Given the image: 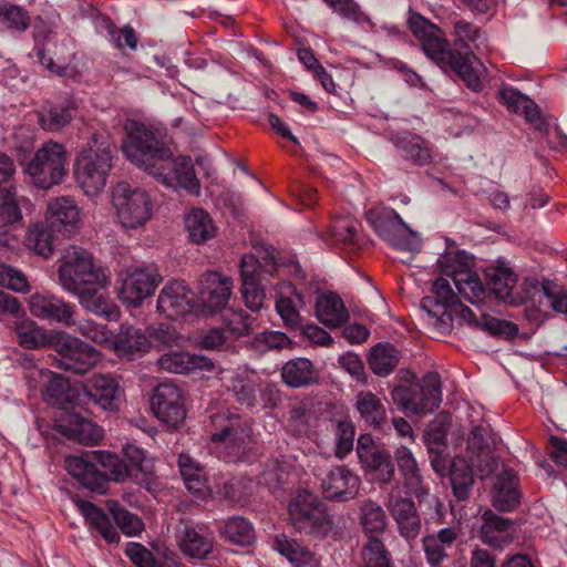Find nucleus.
Masks as SVG:
<instances>
[{"mask_svg":"<svg viewBox=\"0 0 567 567\" xmlns=\"http://www.w3.org/2000/svg\"><path fill=\"white\" fill-rule=\"evenodd\" d=\"M408 23L409 29L420 41L423 52L431 61L444 72H453L473 92L482 91V81L473 65L477 61L476 56L453 51L442 37L441 30L420 13L412 12Z\"/></svg>","mask_w":567,"mask_h":567,"instance_id":"obj_1","label":"nucleus"},{"mask_svg":"<svg viewBox=\"0 0 567 567\" xmlns=\"http://www.w3.org/2000/svg\"><path fill=\"white\" fill-rule=\"evenodd\" d=\"M126 140L122 145L124 155L152 177H167L161 171L164 162L171 159L172 151L163 130L134 120L125 124Z\"/></svg>","mask_w":567,"mask_h":567,"instance_id":"obj_2","label":"nucleus"},{"mask_svg":"<svg viewBox=\"0 0 567 567\" xmlns=\"http://www.w3.org/2000/svg\"><path fill=\"white\" fill-rule=\"evenodd\" d=\"M58 278L61 287L72 295L87 289H103L111 284L107 270L95 262L92 254L75 246L63 255Z\"/></svg>","mask_w":567,"mask_h":567,"instance_id":"obj_3","label":"nucleus"},{"mask_svg":"<svg viewBox=\"0 0 567 567\" xmlns=\"http://www.w3.org/2000/svg\"><path fill=\"white\" fill-rule=\"evenodd\" d=\"M289 519L300 533L324 539L334 534L336 526L328 508L308 491L298 493L288 505Z\"/></svg>","mask_w":567,"mask_h":567,"instance_id":"obj_4","label":"nucleus"},{"mask_svg":"<svg viewBox=\"0 0 567 567\" xmlns=\"http://www.w3.org/2000/svg\"><path fill=\"white\" fill-rule=\"evenodd\" d=\"M392 399L408 413H432L442 402L441 377L437 372H429L416 383L396 386L392 392Z\"/></svg>","mask_w":567,"mask_h":567,"instance_id":"obj_5","label":"nucleus"},{"mask_svg":"<svg viewBox=\"0 0 567 567\" xmlns=\"http://www.w3.org/2000/svg\"><path fill=\"white\" fill-rule=\"evenodd\" d=\"M18 163L29 177H64L68 173V156L64 146L58 142H45L33 154L29 146L16 147Z\"/></svg>","mask_w":567,"mask_h":567,"instance_id":"obj_6","label":"nucleus"},{"mask_svg":"<svg viewBox=\"0 0 567 567\" xmlns=\"http://www.w3.org/2000/svg\"><path fill=\"white\" fill-rule=\"evenodd\" d=\"M112 203L116 216L125 228L143 227L152 219L154 205L150 195L140 188H132L121 181L112 190Z\"/></svg>","mask_w":567,"mask_h":567,"instance_id":"obj_7","label":"nucleus"},{"mask_svg":"<svg viewBox=\"0 0 567 567\" xmlns=\"http://www.w3.org/2000/svg\"><path fill=\"white\" fill-rule=\"evenodd\" d=\"M440 264L443 275L453 280L458 296L471 303L483 300L485 288L478 275L473 270V257L464 251H456L446 255Z\"/></svg>","mask_w":567,"mask_h":567,"instance_id":"obj_8","label":"nucleus"},{"mask_svg":"<svg viewBox=\"0 0 567 567\" xmlns=\"http://www.w3.org/2000/svg\"><path fill=\"white\" fill-rule=\"evenodd\" d=\"M120 300L134 308L152 297L162 284L163 277L155 264L128 267L121 276Z\"/></svg>","mask_w":567,"mask_h":567,"instance_id":"obj_9","label":"nucleus"},{"mask_svg":"<svg viewBox=\"0 0 567 567\" xmlns=\"http://www.w3.org/2000/svg\"><path fill=\"white\" fill-rule=\"evenodd\" d=\"M125 461L116 454L99 453L101 466L109 471L115 482H125L131 478L136 483L147 482L153 475V464L145 456V452L134 444L123 447Z\"/></svg>","mask_w":567,"mask_h":567,"instance_id":"obj_10","label":"nucleus"},{"mask_svg":"<svg viewBox=\"0 0 567 567\" xmlns=\"http://www.w3.org/2000/svg\"><path fill=\"white\" fill-rule=\"evenodd\" d=\"M212 441L224 446L229 461L240 458L250 442L251 431L238 415L218 413L212 415Z\"/></svg>","mask_w":567,"mask_h":567,"instance_id":"obj_11","label":"nucleus"},{"mask_svg":"<svg viewBox=\"0 0 567 567\" xmlns=\"http://www.w3.org/2000/svg\"><path fill=\"white\" fill-rule=\"evenodd\" d=\"M51 346L61 357L60 367L76 374L86 373L101 360L95 348L66 332L53 334Z\"/></svg>","mask_w":567,"mask_h":567,"instance_id":"obj_12","label":"nucleus"},{"mask_svg":"<svg viewBox=\"0 0 567 567\" xmlns=\"http://www.w3.org/2000/svg\"><path fill=\"white\" fill-rule=\"evenodd\" d=\"M433 296L422 299V308L426 311L429 322L441 333L453 328V307L460 300L446 278H437L432 285Z\"/></svg>","mask_w":567,"mask_h":567,"instance_id":"obj_13","label":"nucleus"},{"mask_svg":"<svg viewBox=\"0 0 567 567\" xmlns=\"http://www.w3.org/2000/svg\"><path fill=\"white\" fill-rule=\"evenodd\" d=\"M357 455L362 467L379 483L388 484L394 476L390 452L377 443L370 434H362L357 442Z\"/></svg>","mask_w":567,"mask_h":567,"instance_id":"obj_14","label":"nucleus"},{"mask_svg":"<svg viewBox=\"0 0 567 567\" xmlns=\"http://www.w3.org/2000/svg\"><path fill=\"white\" fill-rule=\"evenodd\" d=\"M151 409L161 422L171 427L179 426L186 417L184 394L174 383L156 386L151 399Z\"/></svg>","mask_w":567,"mask_h":567,"instance_id":"obj_15","label":"nucleus"},{"mask_svg":"<svg viewBox=\"0 0 567 567\" xmlns=\"http://www.w3.org/2000/svg\"><path fill=\"white\" fill-rule=\"evenodd\" d=\"M99 453L107 451H93L83 455H70L64 464L68 473L73 476L81 485L92 492L104 493L107 484V476L96 468L101 465Z\"/></svg>","mask_w":567,"mask_h":567,"instance_id":"obj_16","label":"nucleus"},{"mask_svg":"<svg viewBox=\"0 0 567 567\" xmlns=\"http://www.w3.org/2000/svg\"><path fill=\"white\" fill-rule=\"evenodd\" d=\"M386 507L398 525L400 535L408 540L415 539L422 524L414 502L402 497L400 488L394 487L389 493Z\"/></svg>","mask_w":567,"mask_h":567,"instance_id":"obj_17","label":"nucleus"},{"mask_svg":"<svg viewBox=\"0 0 567 567\" xmlns=\"http://www.w3.org/2000/svg\"><path fill=\"white\" fill-rule=\"evenodd\" d=\"M31 315L43 320H52L64 326L75 324V306L47 292H35L29 299Z\"/></svg>","mask_w":567,"mask_h":567,"instance_id":"obj_18","label":"nucleus"},{"mask_svg":"<svg viewBox=\"0 0 567 567\" xmlns=\"http://www.w3.org/2000/svg\"><path fill=\"white\" fill-rule=\"evenodd\" d=\"M360 485V477L344 465L331 468L321 483L324 497L333 502L353 499L359 493Z\"/></svg>","mask_w":567,"mask_h":567,"instance_id":"obj_19","label":"nucleus"},{"mask_svg":"<svg viewBox=\"0 0 567 567\" xmlns=\"http://www.w3.org/2000/svg\"><path fill=\"white\" fill-rule=\"evenodd\" d=\"M233 280L218 271H207L198 282V298L209 311L225 308L230 299Z\"/></svg>","mask_w":567,"mask_h":567,"instance_id":"obj_20","label":"nucleus"},{"mask_svg":"<svg viewBox=\"0 0 567 567\" xmlns=\"http://www.w3.org/2000/svg\"><path fill=\"white\" fill-rule=\"evenodd\" d=\"M462 537L463 530L460 523L425 535L422 539V546L430 567H442L449 557L447 551Z\"/></svg>","mask_w":567,"mask_h":567,"instance_id":"obj_21","label":"nucleus"},{"mask_svg":"<svg viewBox=\"0 0 567 567\" xmlns=\"http://www.w3.org/2000/svg\"><path fill=\"white\" fill-rule=\"evenodd\" d=\"M84 394L103 410L117 411L123 391L114 375L93 374L84 386Z\"/></svg>","mask_w":567,"mask_h":567,"instance_id":"obj_22","label":"nucleus"},{"mask_svg":"<svg viewBox=\"0 0 567 567\" xmlns=\"http://www.w3.org/2000/svg\"><path fill=\"white\" fill-rule=\"evenodd\" d=\"M193 308V293L184 281H171L161 290L157 311L169 319H176Z\"/></svg>","mask_w":567,"mask_h":567,"instance_id":"obj_23","label":"nucleus"},{"mask_svg":"<svg viewBox=\"0 0 567 567\" xmlns=\"http://www.w3.org/2000/svg\"><path fill=\"white\" fill-rule=\"evenodd\" d=\"M496 445L495 434L489 425L480 424L473 427L468 440V450L476 455L470 457L472 466H477L482 477L494 471L495 461L491 457L492 450Z\"/></svg>","mask_w":567,"mask_h":567,"instance_id":"obj_24","label":"nucleus"},{"mask_svg":"<svg viewBox=\"0 0 567 567\" xmlns=\"http://www.w3.org/2000/svg\"><path fill=\"white\" fill-rule=\"evenodd\" d=\"M156 363L161 370L176 374H190L197 371L213 372L215 370V364L209 358L178 350L164 353Z\"/></svg>","mask_w":567,"mask_h":567,"instance_id":"obj_25","label":"nucleus"},{"mask_svg":"<svg viewBox=\"0 0 567 567\" xmlns=\"http://www.w3.org/2000/svg\"><path fill=\"white\" fill-rule=\"evenodd\" d=\"M401 157L416 166H426L433 161V145L424 137L411 133L399 132L392 137Z\"/></svg>","mask_w":567,"mask_h":567,"instance_id":"obj_26","label":"nucleus"},{"mask_svg":"<svg viewBox=\"0 0 567 567\" xmlns=\"http://www.w3.org/2000/svg\"><path fill=\"white\" fill-rule=\"evenodd\" d=\"M58 431L85 445L97 444L104 435L103 429L76 413H65L56 424Z\"/></svg>","mask_w":567,"mask_h":567,"instance_id":"obj_27","label":"nucleus"},{"mask_svg":"<svg viewBox=\"0 0 567 567\" xmlns=\"http://www.w3.org/2000/svg\"><path fill=\"white\" fill-rule=\"evenodd\" d=\"M498 100L509 111L523 114L527 122L532 123L538 131H545L546 121L542 117L539 107L527 95L511 85H503L498 91Z\"/></svg>","mask_w":567,"mask_h":567,"instance_id":"obj_28","label":"nucleus"},{"mask_svg":"<svg viewBox=\"0 0 567 567\" xmlns=\"http://www.w3.org/2000/svg\"><path fill=\"white\" fill-rule=\"evenodd\" d=\"M151 347L150 333L128 323L121 324L112 343V348L117 354L128 359L143 355L150 351Z\"/></svg>","mask_w":567,"mask_h":567,"instance_id":"obj_29","label":"nucleus"},{"mask_svg":"<svg viewBox=\"0 0 567 567\" xmlns=\"http://www.w3.org/2000/svg\"><path fill=\"white\" fill-rule=\"evenodd\" d=\"M81 219V209L70 197H59L48 205L47 220L52 228L59 231H74L79 227Z\"/></svg>","mask_w":567,"mask_h":567,"instance_id":"obj_30","label":"nucleus"},{"mask_svg":"<svg viewBox=\"0 0 567 567\" xmlns=\"http://www.w3.org/2000/svg\"><path fill=\"white\" fill-rule=\"evenodd\" d=\"M112 168L110 150L87 147L81 151L74 163V177H107Z\"/></svg>","mask_w":567,"mask_h":567,"instance_id":"obj_31","label":"nucleus"},{"mask_svg":"<svg viewBox=\"0 0 567 567\" xmlns=\"http://www.w3.org/2000/svg\"><path fill=\"white\" fill-rule=\"evenodd\" d=\"M481 539L484 544L503 548L514 539L515 528L511 519L498 516L493 511H486L482 516Z\"/></svg>","mask_w":567,"mask_h":567,"instance_id":"obj_32","label":"nucleus"},{"mask_svg":"<svg viewBox=\"0 0 567 567\" xmlns=\"http://www.w3.org/2000/svg\"><path fill=\"white\" fill-rule=\"evenodd\" d=\"M303 296L289 282H282L276 298V311L288 328H299L301 316L299 309L303 306Z\"/></svg>","mask_w":567,"mask_h":567,"instance_id":"obj_33","label":"nucleus"},{"mask_svg":"<svg viewBox=\"0 0 567 567\" xmlns=\"http://www.w3.org/2000/svg\"><path fill=\"white\" fill-rule=\"evenodd\" d=\"M274 548L291 564L292 567H320V557L300 542L285 534L276 536Z\"/></svg>","mask_w":567,"mask_h":567,"instance_id":"obj_34","label":"nucleus"},{"mask_svg":"<svg viewBox=\"0 0 567 567\" xmlns=\"http://www.w3.org/2000/svg\"><path fill=\"white\" fill-rule=\"evenodd\" d=\"M518 478L512 470L503 471L493 487V506L501 512H512L519 504Z\"/></svg>","mask_w":567,"mask_h":567,"instance_id":"obj_35","label":"nucleus"},{"mask_svg":"<svg viewBox=\"0 0 567 567\" xmlns=\"http://www.w3.org/2000/svg\"><path fill=\"white\" fill-rule=\"evenodd\" d=\"M78 105L74 100L65 99L59 104L43 106L39 113V124L44 131L58 132L75 117Z\"/></svg>","mask_w":567,"mask_h":567,"instance_id":"obj_36","label":"nucleus"},{"mask_svg":"<svg viewBox=\"0 0 567 567\" xmlns=\"http://www.w3.org/2000/svg\"><path fill=\"white\" fill-rule=\"evenodd\" d=\"M75 505L84 516L90 529H95L107 543L118 542V533L102 508L84 499H76Z\"/></svg>","mask_w":567,"mask_h":567,"instance_id":"obj_37","label":"nucleus"},{"mask_svg":"<svg viewBox=\"0 0 567 567\" xmlns=\"http://www.w3.org/2000/svg\"><path fill=\"white\" fill-rule=\"evenodd\" d=\"M75 505L84 516L90 529H95L107 543L118 542V533L102 508L84 499H76Z\"/></svg>","mask_w":567,"mask_h":567,"instance_id":"obj_38","label":"nucleus"},{"mask_svg":"<svg viewBox=\"0 0 567 567\" xmlns=\"http://www.w3.org/2000/svg\"><path fill=\"white\" fill-rule=\"evenodd\" d=\"M316 316L329 328L342 326L349 317L342 299L334 292H327L317 298Z\"/></svg>","mask_w":567,"mask_h":567,"instance_id":"obj_39","label":"nucleus"},{"mask_svg":"<svg viewBox=\"0 0 567 567\" xmlns=\"http://www.w3.org/2000/svg\"><path fill=\"white\" fill-rule=\"evenodd\" d=\"M281 379L290 388H303L318 380V372L307 358H295L281 368Z\"/></svg>","mask_w":567,"mask_h":567,"instance_id":"obj_40","label":"nucleus"},{"mask_svg":"<svg viewBox=\"0 0 567 567\" xmlns=\"http://www.w3.org/2000/svg\"><path fill=\"white\" fill-rule=\"evenodd\" d=\"M185 228L189 240L196 245L207 243L217 233V228L209 214L200 208H194L185 216Z\"/></svg>","mask_w":567,"mask_h":567,"instance_id":"obj_41","label":"nucleus"},{"mask_svg":"<svg viewBox=\"0 0 567 567\" xmlns=\"http://www.w3.org/2000/svg\"><path fill=\"white\" fill-rule=\"evenodd\" d=\"M178 466L186 488L196 497L205 499L210 496V489L206 485L205 473L197 463L186 454L178 457Z\"/></svg>","mask_w":567,"mask_h":567,"instance_id":"obj_42","label":"nucleus"},{"mask_svg":"<svg viewBox=\"0 0 567 567\" xmlns=\"http://www.w3.org/2000/svg\"><path fill=\"white\" fill-rule=\"evenodd\" d=\"M365 216L369 224L383 239L391 233L405 227V223L394 209L382 205L371 207L367 210Z\"/></svg>","mask_w":567,"mask_h":567,"instance_id":"obj_43","label":"nucleus"},{"mask_svg":"<svg viewBox=\"0 0 567 567\" xmlns=\"http://www.w3.org/2000/svg\"><path fill=\"white\" fill-rule=\"evenodd\" d=\"M181 550L190 558L204 559L213 550V538L185 526L177 536Z\"/></svg>","mask_w":567,"mask_h":567,"instance_id":"obj_44","label":"nucleus"},{"mask_svg":"<svg viewBox=\"0 0 567 567\" xmlns=\"http://www.w3.org/2000/svg\"><path fill=\"white\" fill-rule=\"evenodd\" d=\"M395 460L406 489L415 495L424 493L422 476L412 452L405 446H400L395 451Z\"/></svg>","mask_w":567,"mask_h":567,"instance_id":"obj_45","label":"nucleus"},{"mask_svg":"<svg viewBox=\"0 0 567 567\" xmlns=\"http://www.w3.org/2000/svg\"><path fill=\"white\" fill-rule=\"evenodd\" d=\"M368 363L373 373L386 377L399 363V351L391 343H378L370 350Z\"/></svg>","mask_w":567,"mask_h":567,"instance_id":"obj_46","label":"nucleus"},{"mask_svg":"<svg viewBox=\"0 0 567 567\" xmlns=\"http://www.w3.org/2000/svg\"><path fill=\"white\" fill-rule=\"evenodd\" d=\"M355 409L365 423L379 426L385 421L386 411L383 402L370 391L357 394Z\"/></svg>","mask_w":567,"mask_h":567,"instance_id":"obj_47","label":"nucleus"},{"mask_svg":"<svg viewBox=\"0 0 567 567\" xmlns=\"http://www.w3.org/2000/svg\"><path fill=\"white\" fill-rule=\"evenodd\" d=\"M97 289H87L81 292L80 303L90 312L104 317L110 321H116L120 319V308L110 298L97 295Z\"/></svg>","mask_w":567,"mask_h":567,"instance_id":"obj_48","label":"nucleus"},{"mask_svg":"<svg viewBox=\"0 0 567 567\" xmlns=\"http://www.w3.org/2000/svg\"><path fill=\"white\" fill-rule=\"evenodd\" d=\"M516 282L515 274L505 266H497L487 272V284L498 300H508L512 297Z\"/></svg>","mask_w":567,"mask_h":567,"instance_id":"obj_49","label":"nucleus"},{"mask_svg":"<svg viewBox=\"0 0 567 567\" xmlns=\"http://www.w3.org/2000/svg\"><path fill=\"white\" fill-rule=\"evenodd\" d=\"M76 390L72 389L68 381L55 373L50 372L48 385L43 392V399L53 406L65 408L75 400Z\"/></svg>","mask_w":567,"mask_h":567,"instance_id":"obj_50","label":"nucleus"},{"mask_svg":"<svg viewBox=\"0 0 567 567\" xmlns=\"http://www.w3.org/2000/svg\"><path fill=\"white\" fill-rule=\"evenodd\" d=\"M16 332L20 346L27 349H38L47 344L51 346L53 336H48L34 321L22 319L16 323Z\"/></svg>","mask_w":567,"mask_h":567,"instance_id":"obj_51","label":"nucleus"},{"mask_svg":"<svg viewBox=\"0 0 567 567\" xmlns=\"http://www.w3.org/2000/svg\"><path fill=\"white\" fill-rule=\"evenodd\" d=\"M0 23L9 30L22 33L30 27L31 18L23 7L1 0Z\"/></svg>","mask_w":567,"mask_h":567,"instance_id":"obj_52","label":"nucleus"},{"mask_svg":"<svg viewBox=\"0 0 567 567\" xmlns=\"http://www.w3.org/2000/svg\"><path fill=\"white\" fill-rule=\"evenodd\" d=\"M221 535L237 545H250L255 539V529L251 523L241 516L227 519L221 527Z\"/></svg>","mask_w":567,"mask_h":567,"instance_id":"obj_53","label":"nucleus"},{"mask_svg":"<svg viewBox=\"0 0 567 567\" xmlns=\"http://www.w3.org/2000/svg\"><path fill=\"white\" fill-rule=\"evenodd\" d=\"M125 554L136 567H169L166 564V553L158 547L154 554L142 544L128 543Z\"/></svg>","mask_w":567,"mask_h":567,"instance_id":"obj_54","label":"nucleus"},{"mask_svg":"<svg viewBox=\"0 0 567 567\" xmlns=\"http://www.w3.org/2000/svg\"><path fill=\"white\" fill-rule=\"evenodd\" d=\"M125 554L136 567H169L166 564V553L158 547L154 554L142 544L128 543Z\"/></svg>","mask_w":567,"mask_h":567,"instance_id":"obj_55","label":"nucleus"},{"mask_svg":"<svg viewBox=\"0 0 567 567\" xmlns=\"http://www.w3.org/2000/svg\"><path fill=\"white\" fill-rule=\"evenodd\" d=\"M471 467L472 464H467L463 458H455L450 466L451 483L458 499L468 497L470 487L474 483Z\"/></svg>","mask_w":567,"mask_h":567,"instance_id":"obj_56","label":"nucleus"},{"mask_svg":"<svg viewBox=\"0 0 567 567\" xmlns=\"http://www.w3.org/2000/svg\"><path fill=\"white\" fill-rule=\"evenodd\" d=\"M228 389L234 393L238 403L249 408L256 404L260 391L259 383L255 379L241 374L231 377Z\"/></svg>","mask_w":567,"mask_h":567,"instance_id":"obj_57","label":"nucleus"},{"mask_svg":"<svg viewBox=\"0 0 567 567\" xmlns=\"http://www.w3.org/2000/svg\"><path fill=\"white\" fill-rule=\"evenodd\" d=\"M25 243L29 249L45 258L53 251L52 231L43 224H35L29 228Z\"/></svg>","mask_w":567,"mask_h":567,"instance_id":"obj_58","label":"nucleus"},{"mask_svg":"<svg viewBox=\"0 0 567 567\" xmlns=\"http://www.w3.org/2000/svg\"><path fill=\"white\" fill-rule=\"evenodd\" d=\"M240 277L241 285L245 282H259L261 274L266 271L270 276L277 270V264L271 256L265 264V269L261 268L259 260L254 255H245L240 259Z\"/></svg>","mask_w":567,"mask_h":567,"instance_id":"obj_59","label":"nucleus"},{"mask_svg":"<svg viewBox=\"0 0 567 567\" xmlns=\"http://www.w3.org/2000/svg\"><path fill=\"white\" fill-rule=\"evenodd\" d=\"M334 434V455L342 460L352 450L354 443L355 427L349 420H338L332 422Z\"/></svg>","mask_w":567,"mask_h":567,"instance_id":"obj_60","label":"nucleus"},{"mask_svg":"<svg viewBox=\"0 0 567 567\" xmlns=\"http://www.w3.org/2000/svg\"><path fill=\"white\" fill-rule=\"evenodd\" d=\"M107 509L112 514L118 528L125 535L135 536L144 529L142 519L137 515L121 507L117 502H107Z\"/></svg>","mask_w":567,"mask_h":567,"instance_id":"obj_61","label":"nucleus"},{"mask_svg":"<svg viewBox=\"0 0 567 567\" xmlns=\"http://www.w3.org/2000/svg\"><path fill=\"white\" fill-rule=\"evenodd\" d=\"M363 567H391L390 554L384 544L377 537L370 536L362 548Z\"/></svg>","mask_w":567,"mask_h":567,"instance_id":"obj_62","label":"nucleus"},{"mask_svg":"<svg viewBox=\"0 0 567 567\" xmlns=\"http://www.w3.org/2000/svg\"><path fill=\"white\" fill-rule=\"evenodd\" d=\"M361 523L369 537L381 534L386 527V515L379 504L369 501L362 506Z\"/></svg>","mask_w":567,"mask_h":567,"instance_id":"obj_63","label":"nucleus"},{"mask_svg":"<svg viewBox=\"0 0 567 567\" xmlns=\"http://www.w3.org/2000/svg\"><path fill=\"white\" fill-rule=\"evenodd\" d=\"M22 219L14 195L8 186L0 184V227L12 225Z\"/></svg>","mask_w":567,"mask_h":567,"instance_id":"obj_64","label":"nucleus"}]
</instances>
